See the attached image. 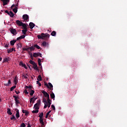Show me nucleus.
Masks as SVG:
<instances>
[{"label":"nucleus","instance_id":"dca6fc26","mask_svg":"<svg viewBox=\"0 0 127 127\" xmlns=\"http://www.w3.org/2000/svg\"><path fill=\"white\" fill-rule=\"evenodd\" d=\"M8 61H10V58L9 57H6L4 58L3 60V62H8Z\"/></svg>","mask_w":127,"mask_h":127},{"label":"nucleus","instance_id":"e2e57ef3","mask_svg":"<svg viewBox=\"0 0 127 127\" xmlns=\"http://www.w3.org/2000/svg\"><path fill=\"white\" fill-rule=\"evenodd\" d=\"M15 93H16V94H17V95H18V94H19L20 92L19 91H15Z\"/></svg>","mask_w":127,"mask_h":127},{"label":"nucleus","instance_id":"2eb2a0df","mask_svg":"<svg viewBox=\"0 0 127 127\" xmlns=\"http://www.w3.org/2000/svg\"><path fill=\"white\" fill-rule=\"evenodd\" d=\"M22 112L23 114H25V116H26V117H27L28 115H29V112H28V111L26 110H23Z\"/></svg>","mask_w":127,"mask_h":127},{"label":"nucleus","instance_id":"f257e3e1","mask_svg":"<svg viewBox=\"0 0 127 127\" xmlns=\"http://www.w3.org/2000/svg\"><path fill=\"white\" fill-rule=\"evenodd\" d=\"M37 37L38 39H44V40H48V38L50 37V35L49 34H44V33H42L41 35H38L37 36Z\"/></svg>","mask_w":127,"mask_h":127},{"label":"nucleus","instance_id":"bf43d9fd","mask_svg":"<svg viewBox=\"0 0 127 127\" xmlns=\"http://www.w3.org/2000/svg\"><path fill=\"white\" fill-rule=\"evenodd\" d=\"M50 113H51V111H50L48 112H47L46 115H48V116H49V114H50Z\"/></svg>","mask_w":127,"mask_h":127},{"label":"nucleus","instance_id":"72a5a7b5","mask_svg":"<svg viewBox=\"0 0 127 127\" xmlns=\"http://www.w3.org/2000/svg\"><path fill=\"white\" fill-rule=\"evenodd\" d=\"M38 112H39V110H33L32 113V114H38Z\"/></svg>","mask_w":127,"mask_h":127},{"label":"nucleus","instance_id":"2f4dec72","mask_svg":"<svg viewBox=\"0 0 127 127\" xmlns=\"http://www.w3.org/2000/svg\"><path fill=\"white\" fill-rule=\"evenodd\" d=\"M11 81H10V80H8V83L7 84H4V85L6 86V87H8V86L11 84Z\"/></svg>","mask_w":127,"mask_h":127},{"label":"nucleus","instance_id":"4d7b16f0","mask_svg":"<svg viewBox=\"0 0 127 127\" xmlns=\"http://www.w3.org/2000/svg\"><path fill=\"white\" fill-rule=\"evenodd\" d=\"M38 63H41V60L40 59L38 60Z\"/></svg>","mask_w":127,"mask_h":127},{"label":"nucleus","instance_id":"b1692460","mask_svg":"<svg viewBox=\"0 0 127 127\" xmlns=\"http://www.w3.org/2000/svg\"><path fill=\"white\" fill-rule=\"evenodd\" d=\"M51 99H54V100H55V94H54V93L53 92H52L51 95Z\"/></svg>","mask_w":127,"mask_h":127},{"label":"nucleus","instance_id":"20e7f679","mask_svg":"<svg viewBox=\"0 0 127 127\" xmlns=\"http://www.w3.org/2000/svg\"><path fill=\"white\" fill-rule=\"evenodd\" d=\"M13 98H14V101L15 102L16 105H17L18 104H20V102H19V100H18V99H19V97L13 96Z\"/></svg>","mask_w":127,"mask_h":127},{"label":"nucleus","instance_id":"69168bd1","mask_svg":"<svg viewBox=\"0 0 127 127\" xmlns=\"http://www.w3.org/2000/svg\"><path fill=\"white\" fill-rule=\"evenodd\" d=\"M41 124V127H44V122H43V124Z\"/></svg>","mask_w":127,"mask_h":127},{"label":"nucleus","instance_id":"473e14b6","mask_svg":"<svg viewBox=\"0 0 127 127\" xmlns=\"http://www.w3.org/2000/svg\"><path fill=\"white\" fill-rule=\"evenodd\" d=\"M16 88V85H14L13 86L11 87L10 88V91L11 92L13 91V90H14V89H15Z\"/></svg>","mask_w":127,"mask_h":127},{"label":"nucleus","instance_id":"5fc2aeb1","mask_svg":"<svg viewBox=\"0 0 127 127\" xmlns=\"http://www.w3.org/2000/svg\"><path fill=\"white\" fill-rule=\"evenodd\" d=\"M19 65H20V66H22L23 65V63H22V62H20V63H19Z\"/></svg>","mask_w":127,"mask_h":127},{"label":"nucleus","instance_id":"4be33fe9","mask_svg":"<svg viewBox=\"0 0 127 127\" xmlns=\"http://www.w3.org/2000/svg\"><path fill=\"white\" fill-rule=\"evenodd\" d=\"M28 30V29H24V30H22V33L24 34V35H25V34H26V32H27V31Z\"/></svg>","mask_w":127,"mask_h":127},{"label":"nucleus","instance_id":"c756f323","mask_svg":"<svg viewBox=\"0 0 127 127\" xmlns=\"http://www.w3.org/2000/svg\"><path fill=\"white\" fill-rule=\"evenodd\" d=\"M10 120H11L12 121H16V118H15V116H14V115H12V117L10 118Z\"/></svg>","mask_w":127,"mask_h":127},{"label":"nucleus","instance_id":"a211bd4d","mask_svg":"<svg viewBox=\"0 0 127 127\" xmlns=\"http://www.w3.org/2000/svg\"><path fill=\"white\" fill-rule=\"evenodd\" d=\"M28 91H29V92H30V96H33V94H34V93H35V91H34V90H32V89H28Z\"/></svg>","mask_w":127,"mask_h":127},{"label":"nucleus","instance_id":"ddd939ff","mask_svg":"<svg viewBox=\"0 0 127 127\" xmlns=\"http://www.w3.org/2000/svg\"><path fill=\"white\" fill-rule=\"evenodd\" d=\"M36 100H37V98H34V97L31 98L30 100V103H34V102H35V101H36Z\"/></svg>","mask_w":127,"mask_h":127},{"label":"nucleus","instance_id":"f8f14e48","mask_svg":"<svg viewBox=\"0 0 127 127\" xmlns=\"http://www.w3.org/2000/svg\"><path fill=\"white\" fill-rule=\"evenodd\" d=\"M48 85H49V87H48V88L51 90V91H52V90H53V85L50 82L48 83Z\"/></svg>","mask_w":127,"mask_h":127},{"label":"nucleus","instance_id":"aec40b11","mask_svg":"<svg viewBox=\"0 0 127 127\" xmlns=\"http://www.w3.org/2000/svg\"><path fill=\"white\" fill-rule=\"evenodd\" d=\"M27 24L26 25L25 24L23 23V24L21 26L23 27V29H27Z\"/></svg>","mask_w":127,"mask_h":127},{"label":"nucleus","instance_id":"79ce46f5","mask_svg":"<svg viewBox=\"0 0 127 127\" xmlns=\"http://www.w3.org/2000/svg\"><path fill=\"white\" fill-rule=\"evenodd\" d=\"M7 53L9 54V53H11L12 52V50H11V49H9L7 50Z\"/></svg>","mask_w":127,"mask_h":127},{"label":"nucleus","instance_id":"f3484780","mask_svg":"<svg viewBox=\"0 0 127 127\" xmlns=\"http://www.w3.org/2000/svg\"><path fill=\"white\" fill-rule=\"evenodd\" d=\"M15 42H16V40H13L10 41V44L11 46H13Z\"/></svg>","mask_w":127,"mask_h":127},{"label":"nucleus","instance_id":"7ed1b4c3","mask_svg":"<svg viewBox=\"0 0 127 127\" xmlns=\"http://www.w3.org/2000/svg\"><path fill=\"white\" fill-rule=\"evenodd\" d=\"M9 31L13 35H16L17 34V32L15 29H13V28H10Z\"/></svg>","mask_w":127,"mask_h":127},{"label":"nucleus","instance_id":"0e129e2a","mask_svg":"<svg viewBox=\"0 0 127 127\" xmlns=\"http://www.w3.org/2000/svg\"><path fill=\"white\" fill-rule=\"evenodd\" d=\"M20 39H21V38H20V37H18V38H17V39H16V41H18V40H20Z\"/></svg>","mask_w":127,"mask_h":127},{"label":"nucleus","instance_id":"39448f33","mask_svg":"<svg viewBox=\"0 0 127 127\" xmlns=\"http://www.w3.org/2000/svg\"><path fill=\"white\" fill-rule=\"evenodd\" d=\"M22 18L24 20H25V21H28V19H29V17L27 14H24L22 16Z\"/></svg>","mask_w":127,"mask_h":127},{"label":"nucleus","instance_id":"49530a36","mask_svg":"<svg viewBox=\"0 0 127 127\" xmlns=\"http://www.w3.org/2000/svg\"><path fill=\"white\" fill-rule=\"evenodd\" d=\"M22 67H24V68H25V69H27V67L26 66V65H25V64H23V65H22Z\"/></svg>","mask_w":127,"mask_h":127},{"label":"nucleus","instance_id":"423d86ee","mask_svg":"<svg viewBox=\"0 0 127 127\" xmlns=\"http://www.w3.org/2000/svg\"><path fill=\"white\" fill-rule=\"evenodd\" d=\"M33 57H38V56H39L40 57H42V54L40 53H34L33 55Z\"/></svg>","mask_w":127,"mask_h":127},{"label":"nucleus","instance_id":"f704fd0d","mask_svg":"<svg viewBox=\"0 0 127 127\" xmlns=\"http://www.w3.org/2000/svg\"><path fill=\"white\" fill-rule=\"evenodd\" d=\"M17 49L18 48H21L22 47V45L20 43L17 44Z\"/></svg>","mask_w":127,"mask_h":127},{"label":"nucleus","instance_id":"cd10ccee","mask_svg":"<svg viewBox=\"0 0 127 127\" xmlns=\"http://www.w3.org/2000/svg\"><path fill=\"white\" fill-rule=\"evenodd\" d=\"M44 95L45 96V97L46 98H48V99H50L49 98V94L48 93L45 92V94H44Z\"/></svg>","mask_w":127,"mask_h":127},{"label":"nucleus","instance_id":"a878e982","mask_svg":"<svg viewBox=\"0 0 127 127\" xmlns=\"http://www.w3.org/2000/svg\"><path fill=\"white\" fill-rule=\"evenodd\" d=\"M18 8V7H15L12 9V11H13V12H14V13H16V12H17Z\"/></svg>","mask_w":127,"mask_h":127},{"label":"nucleus","instance_id":"09e8293b","mask_svg":"<svg viewBox=\"0 0 127 127\" xmlns=\"http://www.w3.org/2000/svg\"><path fill=\"white\" fill-rule=\"evenodd\" d=\"M37 84H38L40 87H41V83H40L39 81H37Z\"/></svg>","mask_w":127,"mask_h":127},{"label":"nucleus","instance_id":"338daca9","mask_svg":"<svg viewBox=\"0 0 127 127\" xmlns=\"http://www.w3.org/2000/svg\"><path fill=\"white\" fill-rule=\"evenodd\" d=\"M43 93V94L44 95L45 94V93H46V92L44 90H43V91L42 92Z\"/></svg>","mask_w":127,"mask_h":127},{"label":"nucleus","instance_id":"774afa93","mask_svg":"<svg viewBox=\"0 0 127 127\" xmlns=\"http://www.w3.org/2000/svg\"><path fill=\"white\" fill-rule=\"evenodd\" d=\"M15 7H17L18 6V3H17L16 5H15Z\"/></svg>","mask_w":127,"mask_h":127},{"label":"nucleus","instance_id":"1a4fd4ad","mask_svg":"<svg viewBox=\"0 0 127 127\" xmlns=\"http://www.w3.org/2000/svg\"><path fill=\"white\" fill-rule=\"evenodd\" d=\"M33 68L34 70H36V71H39V68H38V66H37V64H35L33 65Z\"/></svg>","mask_w":127,"mask_h":127},{"label":"nucleus","instance_id":"ea45409f","mask_svg":"<svg viewBox=\"0 0 127 127\" xmlns=\"http://www.w3.org/2000/svg\"><path fill=\"white\" fill-rule=\"evenodd\" d=\"M42 44L43 46L45 47V46H46V45H47V43H46V42H45V41H44V42L42 43Z\"/></svg>","mask_w":127,"mask_h":127},{"label":"nucleus","instance_id":"4c0bfd02","mask_svg":"<svg viewBox=\"0 0 127 127\" xmlns=\"http://www.w3.org/2000/svg\"><path fill=\"white\" fill-rule=\"evenodd\" d=\"M29 50L30 51H33V50H34V47H33V46H31L30 47H29Z\"/></svg>","mask_w":127,"mask_h":127},{"label":"nucleus","instance_id":"58836bf2","mask_svg":"<svg viewBox=\"0 0 127 127\" xmlns=\"http://www.w3.org/2000/svg\"><path fill=\"white\" fill-rule=\"evenodd\" d=\"M34 47L37 48V49H40V47L38 46L37 44L35 45Z\"/></svg>","mask_w":127,"mask_h":127},{"label":"nucleus","instance_id":"7c9ffc66","mask_svg":"<svg viewBox=\"0 0 127 127\" xmlns=\"http://www.w3.org/2000/svg\"><path fill=\"white\" fill-rule=\"evenodd\" d=\"M29 63H30V64H31V65H33L36 64V63H35V62L33 61L32 60L29 61Z\"/></svg>","mask_w":127,"mask_h":127},{"label":"nucleus","instance_id":"8fccbe9b","mask_svg":"<svg viewBox=\"0 0 127 127\" xmlns=\"http://www.w3.org/2000/svg\"><path fill=\"white\" fill-rule=\"evenodd\" d=\"M30 56L31 59L33 60V56H32V53L30 54Z\"/></svg>","mask_w":127,"mask_h":127},{"label":"nucleus","instance_id":"bb28decb","mask_svg":"<svg viewBox=\"0 0 127 127\" xmlns=\"http://www.w3.org/2000/svg\"><path fill=\"white\" fill-rule=\"evenodd\" d=\"M37 81H42V77H41V75H38L37 78Z\"/></svg>","mask_w":127,"mask_h":127},{"label":"nucleus","instance_id":"c03bdc74","mask_svg":"<svg viewBox=\"0 0 127 127\" xmlns=\"http://www.w3.org/2000/svg\"><path fill=\"white\" fill-rule=\"evenodd\" d=\"M25 38V35H23L20 36V38L21 39H24Z\"/></svg>","mask_w":127,"mask_h":127},{"label":"nucleus","instance_id":"c85d7f7f","mask_svg":"<svg viewBox=\"0 0 127 127\" xmlns=\"http://www.w3.org/2000/svg\"><path fill=\"white\" fill-rule=\"evenodd\" d=\"M51 35H52V36H56V32L55 31H53L51 33Z\"/></svg>","mask_w":127,"mask_h":127},{"label":"nucleus","instance_id":"6e6552de","mask_svg":"<svg viewBox=\"0 0 127 127\" xmlns=\"http://www.w3.org/2000/svg\"><path fill=\"white\" fill-rule=\"evenodd\" d=\"M16 23L19 26H21L22 25V24H23V23H22V22H21L18 20L16 21Z\"/></svg>","mask_w":127,"mask_h":127},{"label":"nucleus","instance_id":"9b49d317","mask_svg":"<svg viewBox=\"0 0 127 127\" xmlns=\"http://www.w3.org/2000/svg\"><path fill=\"white\" fill-rule=\"evenodd\" d=\"M16 111V119H18V118H19L20 116H19V110H18V109H15Z\"/></svg>","mask_w":127,"mask_h":127},{"label":"nucleus","instance_id":"412c9836","mask_svg":"<svg viewBox=\"0 0 127 127\" xmlns=\"http://www.w3.org/2000/svg\"><path fill=\"white\" fill-rule=\"evenodd\" d=\"M9 15L10 16V17H13V16H14V14L13 12H12V11H10L9 13Z\"/></svg>","mask_w":127,"mask_h":127},{"label":"nucleus","instance_id":"5701e85b","mask_svg":"<svg viewBox=\"0 0 127 127\" xmlns=\"http://www.w3.org/2000/svg\"><path fill=\"white\" fill-rule=\"evenodd\" d=\"M34 109H35V110H38L39 109V105H37V104H35L34 106Z\"/></svg>","mask_w":127,"mask_h":127},{"label":"nucleus","instance_id":"864d4df0","mask_svg":"<svg viewBox=\"0 0 127 127\" xmlns=\"http://www.w3.org/2000/svg\"><path fill=\"white\" fill-rule=\"evenodd\" d=\"M45 86H46L48 88H49V85L48 84L45 82Z\"/></svg>","mask_w":127,"mask_h":127},{"label":"nucleus","instance_id":"603ef678","mask_svg":"<svg viewBox=\"0 0 127 127\" xmlns=\"http://www.w3.org/2000/svg\"><path fill=\"white\" fill-rule=\"evenodd\" d=\"M13 7H15V4H14L12 5V6H11V8H13Z\"/></svg>","mask_w":127,"mask_h":127},{"label":"nucleus","instance_id":"37998d69","mask_svg":"<svg viewBox=\"0 0 127 127\" xmlns=\"http://www.w3.org/2000/svg\"><path fill=\"white\" fill-rule=\"evenodd\" d=\"M44 109H46L48 107V103H44Z\"/></svg>","mask_w":127,"mask_h":127},{"label":"nucleus","instance_id":"13d9d810","mask_svg":"<svg viewBox=\"0 0 127 127\" xmlns=\"http://www.w3.org/2000/svg\"><path fill=\"white\" fill-rule=\"evenodd\" d=\"M32 88V87L30 85L28 86V89H30V90H31V88Z\"/></svg>","mask_w":127,"mask_h":127},{"label":"nucleus","instance_id":"a18cd8bd","mask_svg":"<svg viewBox=\"0 0 127 127\" xmlns=\"http://www.w3.org/2000/svg\"><path fill=\"white\" fill-rule=\"evenodd\" d=\"M51 108L53 109V111H55V106H54V105H52Z\"/></svg>","mask_w":127,"mask_h":127},{"label":"nucleus","instance_id":"052dcab7","mask_svg":"<svg viewBox=\"0 0 127 127\" xmlns=\"http://www.w3.org/2000/svg\"><path fill=\"white\" fill-rule=\"evenodd\" d=\"M22 76L24 77V78L25 79H27V78H28L27 76H25L24 74H23V75H22Z\"/></svg>","mask_w":127,"mask_h":127},{"label":"nucleus","instance_id":"f03ea898","mask_svg":"<svg viewBox=\"0 0 127 127\" xmlns=\"http://www.w3.org/2000/svg\"><path fill=\"white\" fill-rule=\"evenodd\" d=\"M39 117L40 118L39 119L40 124H42L43 125V112H42L41 113H40L39 115Z\"/></svg>","mask_w":127,"mask_h":127},{"label":"nucleus","instance_id":"de8ad7c7","mask_svg":"<svg viewBox=\"0 0 127 127\" xmlns=\"http://www.w3.org/2000/svg\"><path fill=\"white\" fill-rule=\"evenodd\" d=\"M23 50H25V51H28L29 50V48H23Z\"/></svg>","mask_w":127,"mask_h":127},{"label":"nucleus","instance_id":"680f3d73","mask_svg":"<svg viewBox=\"0 0 127 127\" xmlns=\"http://www.w3.org/2000/svg\"><path fill=\"white\" fill-rule=\"evenodd\" d=\"M5 13H7L8 15L9 14V12H8V11L7 10H6L5 11Z\"/></svg>","mask_w":127,"mask_h":127},{"label":"nucleus","instance_id":"9d476101","mask_svg":"<svg viewBox=\"0 0 127 127\" xmlns=\"http://www.w3.org/2000/svg\"><path fill=\"white\" fill-rule=\"evenodd\" d=\"M14 83L15 85H16L17 83H18V77H17V76H15L14 78Z\"/></svg>","mask_w":127,"mask_h":127},{"label":"nucleus","instance_id":"3c124183","mask_svg":"<svg viewBox=\"0 0 127 127\" xmlns=\"http://www.w3.org/2000/svg\"><path fill=\"white\" fill-rule=\"evenodd\" d=\"M24 93H25V94H26L27 95L28 94V92L27 91V90L25 89L24 91Z\"/></svg>","mask_w":127,"mask_h":127},{"label":"nucleus","instance_id":"0eeeda50","mask_svg":"<svg viewBox=\"0 0 127 127\" xmlns=\"http://www.w3.org/2000/svg\"><path fill=\"white\" fill-rule=\"evenodd\" d=\"M1 1L3 2V5H6L8 2H9V0H1Z\"/></svg>","mask_w":127,"mask_h":127},{"label":"nucleus","instance_id":"393cba45","mask_svg":"<svg viewBox=\"0 0 127 127\" xmlns=\"http://www.w3.org/2000/svg\"><path fill=\"white\" fill-rule=\"evenodd\" d=\"M7 113L8 115H10V116H11V115H12V113H11V112L10 111V109L9 108L7 109Z\"/></svg>","mask_w":127,"mask_h":127},{"label":"nucleus","instance_id":"6ab92c4d","mask_svg":"<svg viewBox=\"0 0 127 127\" xmlns=\"http://www.w3.org/2000/svg\"><path fill=\"white\" fill-rule=\"evenodd\" d=\"M47 103H48V108H50V106H51V100L50 99H47Z\"/></svg>","mask_w":127,"mask_h":127},{"label":"nucleus","instance_id":"c9c22d12","mask_svg":"<svg viewBox=\"0 0 127 127\" xmlns=\"http://www.w3.org/2000/svg\"><path fill=\"white\" fill-rule=\"evenodd\" d=\"M43 103H44V104H47L48 103L47 102V100L46 98H43Z\"/></svg>","mask_w":127,"mask_h":127},{"label":"nucleus","instance_id":"e433bc0d","mask_svg":"<svg viewBox=\"0 0 127 127\" xmlns=\"http://www.w3.org/2000/svg\"><path fill=\"white\" fill-rule=\"evenodd\" d=\"M26 127V125H25V124H24V123H22V124H21L19 127Z\"/></svg>","mask_w":127,"mask_h":127},{"label":"nucleus","instance_id":"6e6d98bb","mask_svg":"<svg viewBox=\"0 0 127 127\" xmlns=\"http://www.w3.org/2000/svg\"><path fill=\"white\" fill-rule=\"evenodd\" d=\"M8 45H9V44H6L5 45V47H6V48H7V47H8Z\"/></svg>","mask_w":127,"mask_h":127},{"label":"nucleus","instance_id":"a19ab883","mask_svg":"<svg viewBox=\"0 0 127 127\" xmlns=\"http://www.w3.org/2000/svg\"><path fill=\"white\" fill-rule=\"evenodd\" d=\"M40 99L38 100L37 101V103H36V104H37V105L38 106H39V105H40Z\"/></svg>","mask_w":127,"mask_h":127},{"label":"nucleus","instance_id":"4468645a","mask_svg":"<svg viewBox=\"0 0 127 127\" xmlns=\"http://www.w3.org/2000/svg\"><path fill=\"white\" fill-rule=\"evenodd\" d=\"M29 25L30 26V29H32L34 26H35V24L32 23V22H30L29 24Z\"/></svg>","mask_w":127,"mask_h":127}]
</instances>
